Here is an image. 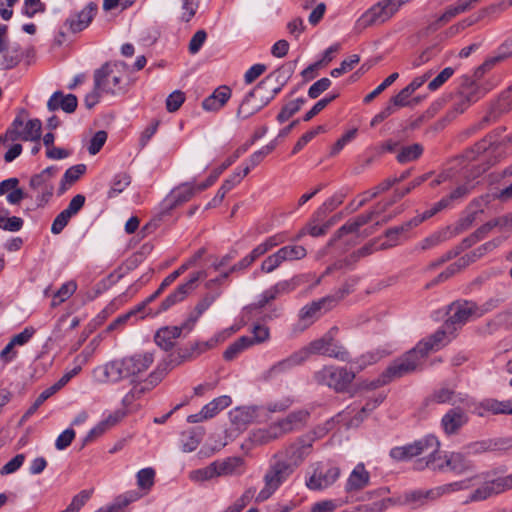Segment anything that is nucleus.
<instances>
[{"label":"nucleus","mask_w":512,"mask_h":512,"mask_svg":"<svg viewBox=\"0 0 512 512\" xmlns=\"http://www.w3.org/2000/svg\"><path fill=\"white\" fill-rule=\"evenodd\" d=\"M231 89L228 86H220L214 90V92L205 98L202 102V108L205 111H218L220 110L230 99Z\"/></svg>","instance_id":"nucleus-30"},{"label":"nucleus","mask_w":512,"mask_h":512,"mask_svg":"<svg viewBox=\"0 0 512 512\" xmlns=\"http://www.w3.org/2000/svg\"><path fill=\"white\" fill-rule=\"evenodd\" d=\"M78 100L74 94L64 95L60 91L54 92L47 102L49 111L62 109L66 113H73L77 108Z\"/></svg>","instance_id":"nucleus-28"},{"label":"nucleus","mask_w":512,"mask_h":512,"mask_svg":"<svg viewBox=\"0 0 512 512\" xmlns=\"http://www.w3.org/2000/svg\"><path fill=\"white\" fill-rule=\"evenodd\" d=\"M86 171L85 164H77L66 170L61 180L60 192L63 193L66 190V184L71 185L76 182Z\"/></svg>","instance_id":"nucleus-45"},{"label":"nucleus","mask_w":512,"mask_h":512,"mask_svg":"<svg viewBox=\"0 0 512 512\" xmlns=\"http://www.w3.org/2000/svg\"><path fill=\"white\" fill-rule=\"evenodd\" d=\"M97 10V5L89 3L80 12L70 16L66 21L65 25L68 26L72 33H77L89 26Z\"/></svg>","instance_id":"nucleus-24"},{"label":"nucleus","mask_w":512,"mask_h":512,"mask_svg":"<svg viewBox=\"0 0 512 512\" xmlns=\"http://www.w3.org/2000/svg\"><path fill=\"white\" fill-rule=\"evenodd\" d=\"M204 430L202 428H192L182 433V451L185 453L195 451L202 441Z\"/></svg>","instance_id":"nucleus-37"},{"label":"nucleus","mask_w":512,"mask_h":512,"mask_svg":"<svg viewBox=\"0 0 512 512\" xmlns=\"http://www.w3.org/2000/svg\"><path fill=\"white\" fill-rule=\"evenodd\" d=\"M276 147V142L272 141L268 145L262 147L260 150L254 152L249 160L248 164L246 166H249L250 169L257 166L262 162V160L269 155Z\"/></svg>","instance_id":"nucleus-58"},{"label":"nucleus","mask_w":512,"mask_h":512,"mask_svg":"<svg viewBox=\"0 0 512 512\" xmlns=\"http://www.w3.org/2000/svg\"><path fill=\"white\" fill-rule=\"evenodd\" d=\"M441 443L434 435H428V443L423 457L414 462V469L422 471L430 469L433 472H447L448 453L440 451Z\"/></svg>","instance_id":"nucleus-3"},{"label":"nucleus","mask_w":512,"mask_h":512,"mask_svg":"<svg viewBox=\"0 0 512 512\" xmlns=\"http://www.w3.org/2000/svg\"><path fill=\"white\" fill-rule=\"evenodd\" d=\"M264 414V408L259 406L236 407L229 412V419L237 429H243L247 425L260 420Z\"/></svg>","instance_id":"nucleus-19"},{"label":"nucleus","mask_w":512,"mask_h":512,"mask_svg":"<svg viewBox=\"0 0 512 512\" xmlns=\"http://www.w3.org/2000/svg\"><path fill=\"white\" fill-rule=\"evenodd\" d=\"M507 489L509 488L505 477L495 479L476 489L466 500V503L485 500L491 495L501 493Z\"/></svg>","instance_id":"nucleus-27"},{"label":"nucleus","mask_w":512,"mask_h":512,"mask_svg":"<svg viewBox=\"0 0 512 512\" xmlns=\"http://www.w3.org/2000/svg\"><path fill=\"white\" fill-rule=\"evenodd\" d=\"M311 448V442H307L304 439H299L297 442L291 444L277 456L282 458V460L286 462V464H288L294 471L310 454Z\"/></svg>","instance_id":"nucleus-17"},{"label":"nucleus","mask_w":512,"mask_h":512,"mask_svg":"<svg viewBox=\"0 0 512 512\" xmlns=\"http://www.w3.org/2000/svg\"><path fill=\"white\" fill-rule=\"evenodd\" d=\"M310 416L307 410H297L288 414L285 418L279 420L277 423L280 432L283 435L292 431L300 430L303 428Z\"/></svg>","instance_id":"nucleus-26"},{"label":"nucleus","mask_w":512,"mask_h":512,"mask_svg":"<svg viewBox=\"0 0 512 512\" xmlns=\"http://www.w3.org/2000/svg\"><path fill=\"white\" fill-rule=\"evenodd\" d=\"M333 297H323L317 301L305 305L299 313V319L304 323V328L310 326L322 314V310L328 311L333 307Z\"/></svg>","instance_id":"nucleus-20"},{"label":"nucleus","mask_w":512,"mask_h":512,"mask_svg":"<svg viewBox=\"0 0 512 512\" xmlns=\"http://www.w3.org/2000/svg\"><path fill=\"white\" fill-rule=\"evenodd\" d=\"M252 345L253 341L251 337L242 336L227 347L223 357L225 360L231 361L235 359L242 351L251 347Z\"/></svg>","instance_id":"nucleus-43"},{"label":"nucleus","mask_w":512,"mask_h":512,"mask_svg":"<svg viewBox=\"0 0 512 512\" xmlns=\"http://www.w3.org/2000/svg\"><path fill=\"white\" fill-rule=\"evenodd\" d=\"M279 252L285 261H294L303 259L307 255L306 249L301 245H287L279 249Z\"/></svg>","instance_id":"nucleus-50"},{"label":"nucleus","mask_w":512,"mask_h":512,"mask_svg":"<svg viewBox=\"0 0 512 512\" xmlns=\"http://www.w3.org/2000/svg\"><path fill=\"white\" fill-rule=\"evenodd\" d=\"M355 378V372L346 368L325 366L315 372L314 380L319 385H326L336 392L345 391Z\"/></svg>","instance_id":"nucleus-5"},{"label":"nucleus","mask_w":512,"mask_h":512,"mask_svg":"<svg viewBox=\"0 0 512 512\" xmlns=\"http://www.w3.org/2000/svg\"><path fill=\"white\" fill-rule=\"evenodd\" d=\"M284 262L279 250L269 255L262 262L260 269L264 273H271L276 270Z\"/></svg>","instance_id":"nucleus-61"},{"label":"nucleus","mask_w":512,"mask_h":512,"mask_svg":"<svg viewBox=\"0 0 512 512\" xmlns=\"http://www.w3.org/2000/svg\"><path fill=\"white\" fill-rule=\"evenodd\" d=\"M260 110L261 108L258 106V104L246 94L245 98L239 105L236 116L237 118L244 120Z\"/></svg>","instance_id":"nucleus-48"},{"label":"nucleus","mask_w":512,"mask_h":512,"mask_svg":"<svg viewBox=\"0 0 512 512\" xmlns=\"http://www.w3.org/2000/svg\"><path fill=\"white\" fill-rule=\"evenodd\" d=\"M423 359L424 357L419 350L414 347L401 357L395 359L376 380L365 383L364 387L368 390H373L395 379L404 377L414 372L421 365Z\"/></svg>","instance_id":"nucleus-1"},{"label":"nucleus","mask_w":512,"mask_h":512,"mask_svg":"<svg viewBox=\"0 0 512 512\" xmlns=\"http://www.w3.org/2000/svg\"><path fill=\"white\" fill-rule=\"evenodd\" d=\"M214 477H217V476H216V470H215V467L213 466V463L209 464L208 466H206L204 468L193 470L189 473L190 480H192L194 482H203V481L210 480Z\"/></svg>","instance_id":"nucleus-55"},{"label":"nucleus","mask_w":512,"mask_h":512,"mask_svg":"<svg viewBox=\"0 0 512 512\" xmlns=\"http://www.w3.org/2000/svg\"><path fill=\"white\" fill-rule=\"evenodd\" d=\"M155 471L153 468H144L137 473V484L142 489H150L154 484Z\"/></svg>","instance_id":"nucleus-62"},{"label":"nucleus","mask_w":512,"mask_h":512,"mask_svg":"<svg viewBox=\"0 0 512 512\" xmlns=\"http://www.w3.org/2000/svg\"><path fill=\"white\" fill-rule=\"evenodd\" d=\"M370 484V473L366 470L364 463H358L349 474L345 491L347 493L359 492Z\"/></svg>","instance_id":"nucleus-23"},{"label":"nucleus","mask_w":512,"mask_h":512,"mask_svg":"<svg viewBox=\"0 0 512 512\" xmlns=\"http://www.w3.org/2000/svg\"><path fill=\"white\" fill-rule=\"evenodd\" d=\"M216 470V476H227L238 472L242 466V459L239 457L227 458L223 461L212 462Z\"/></svg>","instance_id":"nucleus-39"},{"label":"nucleus","mask_w":512,"mask_h":512,"mask_svg":"<svg viewBox=\"0 0 512 512\" xmlns=\"http://www.w3.org/2000/svg\"><path fill=\"white\" fill-rule=\"evenodd\" d=\"M423 152V147L420 144H413L403 147L397 155V160L400 163H407L416 160Z\"/></svg>","instance_id":"nucleus-52"},{"label":"nucleus","mask_w":512,"mask_h":512,"mask_svg":"<svg viewBox=\"0 0 512 512\" xmlns=\"http://www.w3.org/2000/svg\"><path fill=\"white\" fill-rule=\"evenodd\" d=\"M428 443V435L415 441L414 443L394 447L390 450V457L396 461H405L413 457L424 455Z\"/></svg>","instance_id":"nucleus-21"},{"label":"nucleus","mask_w":512,"mask_h":512,"mask_svg":"<svg viewBox=\"0 0 512 512\" xmlns=\"http://www.w3.org/2000/svg\"><path fill=\"white\" fill-rule=\"evenodd\" d=\"M182 335L178 326H167L160 328L154 337L155 343L165 351L174 347L175 341Z\"/></svg>","instance_id":"nucleus-34"},{"label":"nucleus","mask_w":512,"mask_h":512,"mask_svg":"<svg viewBox=\"0 0 512 512\" xmlns=\"http://www.w3.org/2000/svg\"><path fill=\"white\" fill-rule=\"evenodd\" d=\"M467 488H469V480L455 481L425 490V497L427 501H436L445 495Z\"/></svg>","instance_id":"nucleus-31"},{"label":"nucleus","mask_w":512,"mask_h":512,"mask_svg":"<svg viewBox=\"0 0 512 512\" xmlns=\"http://www.w3.org/2000/svg\"><path fill=\"white\" fill-rule=\"evenodd\" d=\"M486 249V246L480 247L477 250L473 251L470 254H467L461 258H459L456 262L452 263V267L454 270L459 272L461 269L467 267L470 263L474 262L477 258H479L483 254V250Z\"/></svg>","instance_id":"nucleus-59"},{"label":"nucleus","mask_w":512,"mask_h":512,"mask_svg":"<svg viewBox=\"0 0 512 512\" xmlns=\"http://www.w3.org/2000/svg\"><path fill=\"white\" fill-rule=\"evenodd\" d=\"M207 276L206 271H198L193 273L189 280L180 285L175 291L169 294L161 303L159 309L155 312L158 314L160 312L168 310L170 307L174 306L178 302L183 301L189 293L196 289L197 283L200 279H203Z\"/></svg>","instance_id":"nucleus-14"},{"label":"nucleus","mask_w":512,"mask_h":512,"mask_svg":"<svg viewBox=\"0 0 512 512\" xmlns=\"http://www.w3.org/2000/svg\"><path fill=\"white\" fill-rule=\"evenodd\" d=\"M455 332L445 322L431 336L421 340L415 347L425 358L429 352L437 351L450 342Z\"/></svg>","instance_id":"nucleus-15"},{"label":"nucleus","mask_w":512,"mask_h":512,"mask_svg":"<svg viewBox=\"0 0 512 512\" xmlns=\"http://www.w3.org/2000/svg\"><path fill=\"white\" fill-rule=\"evenodd\" d=\"M498 225L510 226L512 228V215L505 216L501 220H493L483 224L473 233V235L477 241H479Z\"/></svg>","instance_id":"nucleus-46"},{"label":"nucleus","mask_w":512,"mask_h":512,"mask_svg":"<svg viewBox=\"0 0 512 512\" xmlns=\"http://www.w3.org/2000/svg\"><path fill=\"white\" fill-rule=\"evenodd\" d=\"M129 378L134 381L135 378L145 373L154 361L152 353H139L124 357Z\"/></svg>","instance_id":"nucleus-22"},{"label":"nucleus","mask_w":512,"mask_h":512,"mask_svg":"<svg viewBox=\"0 0 512 512\" xmlns=\"http://www.w3.org/2000/svg\"><path fill=\"white\" fill-rule=\"evenodd\" d=\"M280 437H282V434L277 423H274L267 428L254 430L251 433V441L256 445H264Z\"/></svg>","instance_id":"nucleus-36"},{"label":"nucleus","mask_w":512,"mask_h":512,"mask_svg":"<svg viewBox=\"0 0 512 512\" xmlns=\"http://www.w3.org/2000/svg\"><path fill=\"white\" fill-rule=\"evenodd\" d=\"M250 172V167L245 166L242 171L235 172L232 176H230L228 179H226L223 184L221 185V189L225 192H229L232 190L237 184L241 182V180L248 175Z\"/></svg>","instance_id":"nucleus-63"},{"label":"nucleus","mask_w":512,"mask_h":512,"mask_svg":"<svg viewBox=\"0 0 512 512\" xmlns=\"http://www.w3.org/2000/svg\"><path fill=\"white\" fill-rule=\"evenodd\" d=\"M304 102L305 100L303 98H298L296 100L290 101L281 109L280 113L277 116V120L280 123H284L301 109Z\"/></svg>","instance_id":"nucleus-53"},{"label":"nucleus","mask_w":512,"mask_h":512,"mask_svg":"<svg viewBox=\"0 0 512 512\" xmlns=\"http://www.w3.org/2000/svg\"><path fill=\"white\" fill-rule=\"evenodd\" d=\"M360 61V57L356 54L349 56L347 59H344L340 66L331 70L330 75L334 78L341 76L349 71H351L356 64Z\"/></svg>","instance_id":"nucleus-56"},{"label":"nucleus","mask_w":512,"mask_h":512,"mask_svg":"<svg viewBox=\"0 0 512 512\" xmlns=\"http://www.w3.org/2000/svg\"><path fill=\"white\" fill-rule=\"evenodd\" d=\"M392 350L389 348L378 347L362 354L354 364L357 365V371L365 369L369 365L379 362L384 357L390 355Z\"/></svg>","instance_id":"nucleus-35"},{"label":"nucleus","mask_w":512,"mask_h":512,"mask_svg":"<svg viewBox=\"0 0 512 512\" xmlns=\"http://www.w3.org/2000/svg\"><path fill=\"white\" fill-rule=\"evenodd\" d=\"M448 319L445 321L456 332L473 317L478 318L477 304L472 301H456L449 305Z\"/></svg>","instance_id":"nucleus-7"},{"label":"nucleus","mask_w":512,"mask_h":512,"mask_svg":"<svg viewBox=\"0 0 512 512\" xmlns=\"http://www.w3.org/2000/svg\"><path fill=\"white\" fill-rule=\"evenodd\" d=\"M94 378L99 383H117L129 378L125 358L111 360L98 366L93 371Z\"/></svg>","instance_id":"nucleus-8"},{"label":"nucleus","mask_w":512,"mask_h":512,"mask_svg":"<svg viewBox=\"0 0 512 512\" xmlns=\"http://www.w3.org/2000/svg\"><path fill=\"white\" fill-rule=\"evenodd\" d=\"M116 66L117 64L106 63L95 71L94 82L96 90L111 94L121 90L120 83L122 78L115 72Z\"/></svg>","instance_id":"nucleus-12"},{"label":"nucleus","mask_w":512,"mask_h":512,"mask_svg":"<svg viewBox=\"0 0 512 512\" xmlns=\"http://www.w3.org/2000/svg\"><path fill=\"white\" fill-rule=\"evenodd\" d=\"M485 411L494 415H512V400L499 401L496 399H487L482 404Z\"/></svg>","instance_id":"nucleus-42"},{"label":"nucleus","mask_w":512,"mask_h":512,"mask_svg":"<svg viewBox=\"0 0 512 512\" xmlns=\"http://www.w3.org/2000/svg\"><path fill=\"white\" fill-rule=\"evenodd\" d=\"M327 356L330 358L337 359L342 362H350V353L347 349L340 344L338 341L334 339V334L332 335Z\"/></svg>","instance_id":"nucleus-49"},{"label":"nucleus","mask_w":512,"mask_h":512,"mask_svg":"<svg viewBox=\"0 0 512 512\" xmlns=\"http://www.w3.org/2000/svg\"><path fill=\"white\" fill-rule=\"evenodd\" d=\"M433 398L437 403H449L452 405L464 401L460 395L456 394L452 389L448 387H441L440 389L436 390L433 394Z\"/></svg>","instance_id":"nucleus-47"},{"label":"nucleus","mask_w":512,"mask_h":512,"mask_svg":"<svg viewBox=\"0 0 512 512\" xmlns=\"http://www.w3.org/2000/svg\"><path fill=\"white\" fill-rule=\"evenodd\" d=\"M207 276L206 271H198L193 273L189 280L180 285L175 291L169 294L161 303L159 309L155 312L158 314L160 312L168 310L170 307L174 306L178 302L183 301L189 293L196 289L197 283L200 279H203Z\"/></svg>","instance_id":"nucleus-13"},{"label":"nucleus","mask_w":512,"mask_h":512,"mask_svg":"<svg viewBox=\"0 0 512 512\" xmlns=\"http://www.w3.org/2000/svg\"><path fill=\"white\" fill-rule=\"evenodd\" d=\"M419 225V219H411L400 226H395L393 228L388 229L385 232V236L391 241V243L387 246L383 244L384 247L394 246L398 240L399 235L407 232L412 227H416Z\"/></svg>","instance_id":"nucleus-44"},{"label":"nucleus","mask_w":512,"mask_h":512,"mask_svg":"<svg viewBox=\"0 0 512 512\" xmlns=\"http://www.w3.org/2000/svg\"><path fill=\"white\" fill-rule=\"evenodd\" d=\"M459 14L461 13L458 11L456 5L449 6L435 22L429 25L428 29L434 32L438 30L442 24L449 22L452 18Z\"/></svg>","instance_id":"nucleus-60"},{"label":"nucleus","mask_w":512,"mask_h":512,"mask_svg":"<svg viewBox=\"0 0 512 512\" xmlns=\"http://www.w3.org/2000/svg\"><path fill=\"white\" fill-rule=\"evenodd\" d=\"M77 289V285L74 281H69L58 289V291L54 295V299L52 301V306L59 305L60 303L67 300Z\"/></svg>","instance_id":"nucleus-54"},{"label":"nucleus","mask_w":512,"mask_h":512,"mask_svg":"<svg viewBox=\"0 0 512 512\" xmlns=\"http://www.w3.org/2000/svg\"><path fill=\"white\" fill-rule=\"evenodd\" d=\"M481 97V91L474 82L463 84L455 95L452 113L461 114ZM455 115H453L454 117Z\"/></svg>","instance_id":"nucleus-18"},{"label":"nucleus","mask_w":512,"mask_h":512,"mask_svg":"<svg viewBox=\"0 0 512 512\" xmlns=\"http://www.w3.org/2000/svg\"><path fill=\"white\" fill-rule=\"evenodd\" d=\"M305 353L300 350L292 353L289 357L278 361L272 365L266 372V378H273L278 374L284 373L295 366L301 365L305 362Z\"/></svg>","instance_id":"nucleus-29"},{"label":"nucleus","mask_w":512,"mask_h":512,"mask_svg":"<svg viewBox=\"0 0 512 512\" xmlns=\"http://www.w3.org/2000/svg\"><path fill=\"white\" fill-rule=\"evenodd\" d=\"M130 181V176L127 174L116 175L108 191V197L112 198L121 193L130 184Z\"/></svg>","instance_id":"nucleus-57"},{"label":"nucleus","mask_w":512,"mask_h":512,"mask_svg":"<svg viewBox=\"0 0 512 512\" xmlns=\"http://www.w3.org/2000/svg\"><path fill=\"white\" fill-rule=\"evenodd\" d=\"M197 192L195 186L191 183H184L176 187L171 193L161 202L159 206V214L161 216L167 215L175 207L189 201L192 196Z\"/></svg>","instance_id":"nucleus-16"},{"label":"nucleus","mask_w":512,"mask_h":512,"mask_svg":"<svg viewBox=\"0 0 512 512\" xmlns=\"http://www.w3.org/2000/svg\"><path fill=\"white\" fill-rule=\"evenodd\" d=\"M468 421L467 414L460 408L450 409L441 419V426L447 435L456 434Z\"/></svg>","instance_id":"nucleus-25"},{"label":"nucleus","mask_w":512,"mask_h":512,"mask_svg":"<svg viewBox=\"0 0 512 512\" xmlns=\"http://www.w3.org/2000/svg\"><path fill=\"white\" fill-rule=\"evenodd\" d=\"M474 470V464L461 452L448 453L447 471L455 475H463Z\"/></svg>","instance_id":"nucleus-32"},{"label":"nucleus","mask_w":512,"mask_h":512,"mask_svg":"<svg viewBox=\"0 0 512 512\" xmlns=\"http://www.w3.org/2000/svg\"><path fill=\"white\" fill-rule=\"evenodd\" d=\"M185 94L180 90H175L166 99V109L169 112H176L184 103Z\"/></svg>","instance_id":"nucleus-64"},{"label":"nucleus","mask_w":512,"mask_h":512,"mask_svg":"<svg viewBox=\"0 0 512 512\" xmlns=\"http://www.w3.org/2000/svg\"><path fill=\"white\" fill-rule=\"evenodd\" d=\"M24 111L20 113L6 130L8 141H38L41 137L42 123L39 119H30L24 125Z\"/></svg>","instance_id":"nucleus-6"},{"label":"nucleus","mask_w":512,"mask_h":512,"mask_svg":"<svg viewBox=\"0 0 512 512\" xmlns=\"http://www.w3.org/2000/svg\"><path fill=\"white\" fill-rule=\"evenodd\" d=\"M294 471L279 456H275V462L272 463L264 476V488L255 497L256 502L266 501L271 495L285 482Z\"/></svg>","instance_id":"nucleus-4"},{"label":"nucleus","mask_w":512,"mask_h":512,"mask_svg":"<svg viewBox=\"0 0 512 512\" xmlns=\"http://www.w3.org/2000/svg\"><path fill=\"white\" fill-rule=\"evenodd\" d=\"M450 238L449 235V228H445L439 231L434 232L433 234L429 235L428 237L424 238L422 241H420L416 246V251H426L433 249L440 245L441 243L445 242Z\"/></svg>","instance_id":"nucleus-38"},{"label":"nucleus","mask_w":512,"mask_h":512,"mask_svg":"<svg viewBox=\"0 0 512 512\" xmlns=\"http://www.w3.org/2000/svg\"><path fill=\"white\" fill-rule=\"evenodd\" d=\"M345 194L342 192H338L334 194L332 197L327 199L317 210L316 215L318 217H323L326 214L335 210L339 205H341L344 201Z\"/></svg>","instance_id":"nucleus-51"},{"label":"nucleus","mask_w":512,"mask_h":512,"mask_svg":"<svg viewBox=\"0 0 512 512\" xmlns=\"http://www.w3.org/2000/svg\"><path fill=\"white\" fill-rule=\"evenodd\" d=\"M340 474V468L337 466L318 464L312 475L306 480V485L311 490H323L332 486Z\"/></svg>","instance_id":"nucleus-10"},{"label":"nucleus","mask_w":512,"mask_h":512,"mask_svg":"<svg viewBox=\"0 0 512 512\" xmlns=\"http://www.w3.org/2000/svg\"><path fill=\"white\" fill-rule=\"evenodd\" d=\"M293 69L285 67L279 69L261 80L255 88H253L247 95L251 97L258 106L262 109L270 103L272 99L281 91Z\"/></svg>","instance_id":"nucleus-2"},{"label":"nucleus","mask_w":512,"mask_h":512,"mask_svg":"<svg viewBox=\"0 0 512 512\" xmlns=\"http://www.w3.org/2000/svg\"><path fill=\"white\" fill-rule=\"evenodd\" d=\"M232 403L231 397L227 395L219 396L202 407L205 414L204 417L208 419L216 416L220 411L224 410Z\"/></svg>","instance_id":"nucleus-40"},{"label":"nucleus","mask_w":512,"mask_h":512,"mask_svg":"<svg viewBox=\"0 0 512 512\" xmlns=\"http://www.w3.org/2000/svg\"><path fill=\"white\" fill-rule=\"evenodd\" d=\"M337 331V328L330 329L326 334H324L321 338L311 341L307 346L300 349L301 352L305 353V361L311 355H324L327 356L330 341L332 335Z\"/></svg>","instance_id":"nucleus-33"},{"label":"nucleus","mask_w":512,"mask_h":512,"mask_svg":"<svg viewBox=\"0 0 512 512\" xmlns=\"http://www.w3.org/2000/svg\"><path fill=\"white\" fill-rule=\"evenodd\" d=\"M511 46H512V43L505 41L498 48L496 55L487 58L485 60V62L479 67L478 70H480L484 73L485 71H487V70L491 69L493 66H495L497 63L510 57L512 55Z\"/></svg>","instance_id":"nucleus-41"},{"label":"nucleus","mask_w":512,"mask_h":512,"mask_svg":"<svg viewBox=\"0 0 512 512\" xmlns=\"http://www.w3.org/2000/svg\"><path fill=\"white\" fill-rule=\"evenodd\" d=\"M57 168L50 166L42 170L40 173L31 177L29 186L38 192L37 200L39 204L47 203L54 192L53 178L57 173Z\"/></svg>","instance_id":"nucleus-9"},{"label":"nucleus","mask_w":512,"mask_h":512,"mask_svg":"<svg viewBox=\"0 0 512 512\" xmlns=\"http://www.w3.org/2000/svg\"><path fill=\"white\" fill-rule=\"evenodd\" d=\"M392 205V202H387L384 205H377L374 209L360 214L354 219H350L344 225H342L334 234L332 239L329 241L328 245L331 246L336 240L340 239L342 236L354 233L359 230L360 227L369 223L373 218L379 216L381 213L386 211V209Z\"/></svg>","instance_id":"nucleus-11"}]
</instances>
